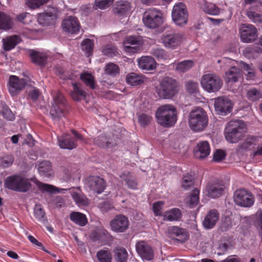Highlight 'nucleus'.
Listing matches in <instances>:
<instances>
[{
  "label": "nucleus",
  "mask_w": 262,
  "mask_h": 262,
  "mask_svg": "<svg viewBox=\"0 0 262 262\" xmlns=\"http://www.w3.org/2000/svg\"><path fill=\"white\" fill-rule=\"evenodd\" d=\"M140 68L145 70H152L156 67L155 60L150 56H143L138 61Z\"/></svg>",
  "instance_id": "obj_30"
},
{
  "label": "nucleus",
  "mask_w": 262,
  "mask_h": 262,
  "mask_svg": "<svg viewBox=\"0 0 262 262\" xmlns=\"http://www.w3.org/2000/svg\"><path fill=\"white\" fill-rule=\"evenodd\" d=\"M120 178L125 182L128 188L137 189L138 183L136 178L128 171L124 172L120 175Z\"/></svg>",
  "instance_id": "obj_32"
},
{
  "label": "nucleus",
  "mask_w": 262,
  "mask_h": 262,
  "mask_svg": "<svg viewBox=\"0 0 262 262\" xmlns=\"http://www.w3.org/2000/svg\"><path fill=\"white\" fill-rule=\"evenodd\" d=\"M99 208L102 212H107L114 208L113 205L108 201H104L99 204Z\"/></svg>",
  "instance_id": "obj_64"
},
{
  "label": "nucleus",
  "mask_w": 262,
  "mask_h": 262,
  "mask_svg": "<svg viewBox=\"0 0 262 262\" xmlns=\"http://www.w3.org/2000/svg\"><path fill=\"white\" fill-rule=\"evenodd\" d=\"M30 57L32 62L41 66H45L47 62V57L42 53L32 51L30 54Z\"/></svg>",
  "instance_id": "obj_41"
},
{
  "label": "nucleus",
  "mask_w": 262,
  "mask_h": 262,
  "mask_svg": "<svg viewBox=\"0 0 262 262\" xmlns=\"http://www.w3.org/2000/svg\"><path fill=\"white\" fill-rule=\"evenodd\" d=\"M203 11L207 14L217 15L220 13V9L214 4L205 1L202 6Z\"/></svg>",
  "instance_id": "obj_43"
},
{
  "label": "nucleus",
  "mask_w": 262,
  "mask_h": 262,
  "mask_svg": "<svg viewBox=\"0 0 262 262\" xmlns=\"http://www.w3.org/2000/svg\"><path fill=\"white\" fill-rule=\"evenodd\" d=\"M86 186L91 190L100 194L105 189L106 183L103 179L98 176H93L87 179Z\"/></svg>",
  "instance_id": "obj_16"
},
{
  "label": "nucleus",
  "mask_w": 262,
  "mask_h": 262,
  "mask_svg": "<svg viewBox=\"0 0 262 262\" xmlns=\"http://www.w3.org/2000/svg\"><path fill=\"white\" fill-rule=\"evenodd\" d=\"M198 84L195 82L188 81L186 84V89L190 94L196 93L198 91Z\"/></svg>",
  "instance_id": "obj_60"
},
{
  "label": "nucleus",
  "mask_w": 262,
  "mask_h": 262,
  "mask_svg": "<svg viewBox=\"0 0 262 262\" xmlns=\"http://www.w3.org/2000/svg\"><path fill=\"white\" fill-rule=\"evenodd\" d=\"M113 252L116 262H127L128 253L124 247L117 246L114 248Z\"/></svg>",
  "instance_id": "obj_37"
},
{
  "label": "nucleus",
  "mask_w": 262,
  "mask_h": 262,
  "mask_svg": "<svg viewBox=\"0 0 262 262\" xmlns=\"http://www.w3.org/2000/svg\"><path fill=\"white\" fill-rule=\"evenodd\" d=\"M82 50L87 54L88 56L92 55L93 51L94 43L93 41L86 38L83 40L81 43Z\"/></svg>",
  "instance_id": "obj_47"
},
{
  "label": "nucleus",
  "mask_w": 262,
  "mask_h": 262,
  "mask_svg": "<svg viewBox=\"0 0 262 262\" xmlns=\"http://www.w3.org/2000/svg\"><path fill=\"white\" fill-rule=\"evenodd\" d=\"M38 171L42 176L50 177L53 173L51 163L48 161L40 162L38 165Z\"/></svg>",
  "instance_id": "obj_38"
},
{
  "label": "nucleus",
  "mask_w": 262,
  "mask_h": 262,
  "mask_svg": "<svg viewBox=\"0 0 262 262\" xmlns=\"http://www.w3.org/2000/svg\"><path fill=\"white\" fill-rule=\"evenodd\" d=\"M33 182L36 184L38 189L42 192H48L50 193H53L57 190L56 187L53 185L45 184L37 179H35Z\"/></svg>",
  "instance_id": "obj_45"
},
{
  "label": "nucleus",
  "mask_w": 262,
  "mask_h": 262,
  "mask_svg": "<svg viewBox=\"0 0 262 262\" xmlns=\"http://www.w3.org/2000/svg\"><path fill=\"white\" fill-rule=\"evenodd\" d=\"M161 39L166 48L175 49L182 43L183 35L180 33L165 32L162 35Z\"/></svg>",
  "instance_id": "obj_10"
},
{
  "label": "nucleus",
  "mask_w": 262,
  "mask_h": 262,
  "mask_svg": "<svg viewBox=\"0 0 262 262\" xmlns=\"http://www.w3.org/2000/svg\"><path fill=\"white\" fill-rule=\"evenodd\" d=\"M227 82L228 83L237 82L240 78H242L243 73L242 70L236 67H232L225 74Z\"/></svg>",
  "instance_id": "obj_25"
},
{
  "label": "nucleus",
  "mask_w": 262,
  "mask_h": 262,
  "mask_svg": "<svg viewBox=\"0 0 262 262\" xmlns=\"http://www.w3.org/2000/svg\"><path fill=\"white\" fill-rule=\"evenodd\" d=\"M219 219V213L215 209L210 210L206 215L203 222V225L205 229H212L215 225Z\"/></svg>",
  "instance_id": "obj_21"
},
{
  "label": "nucleus",
  "mask_w": 262,
  "mask_h": 262,
  "mask_svg": "<svg viewBox=\"0 0 262 262\" xmlns=\"http://www.w3.org/2000/svg\"><path fill=\"white\" fill-rule=\"evenodd\" d=\"M203 89L208 92L219 91L222 86L223 81L217 75L213 74L204 75L201 81Z\"/></svg>",
  "instance_id": "obj_7"
},
{
  "label": "nucleus",
  "mask_w": 262,
  "mask_h": 262,
  "mask_svg": "<svg viewBox=\"0 0 262 262\" xmlns=\"http://www.w3.org/2000/svg\"><path fill=\"white\" fill-rule=\"evenodd\" d=\"M13 26V20L12 17L6 12L0 11V30L8 31Z\"/></svg>",
  "instance_id": "obj_29"
},
{
  "label": "nucleus",
  "mask_w": 262,
  "mask_h": 262,
  "mask_svg": "<svg viewBox=\"0 0 262 262\" xmlns=\"http://www.w3.org/2000/svg\"><path fill=\"white\" fill-rule=\"evenodd\" d=\"M126 82L132 86L141 85L145 81L144 77L136 73H131L127 75L126 77Z\"/></svg>",
  "instance_id": "obj_36"
},
{
  "label": "nucleus",
  "mask_w": 262,
  "mask_h": 262,
  "mask_svg": "<svg viewBox=\"0 0 262 262\" xmlns=\"http://www.w3.org/2000/svg\"><path fill=\"white\" fill-rule=\"evenodd\" d=\"M4 185L9 190L20 192H26L31 187L28 179L19 174L8 177L4 182Z\"/></svg>",
  "instance_id": "obj_5"
},
{
  "label": "nucleus",
  "mask_w": 262,
  "mask_h": 262,
  "mask_svg": "<svg viewBox=\"0 0 262 262\" xmlns=\"http://www.w3.org/2000/svg\"><path fill=\"white\" fill-rule=\"evenodd\" d=\"M225 188V185L222 182H216L208 184L206 191L209 197L215 199L222 195Z\"/></svg>",
  "instance_id": "obj_19"
},
{
  "label": "nucleus",
  "mask_w": 262,
  "mask_h": 262,
  "mask_svg": "<svg viewBox=\"0 0 262 262\" xmlns=\"http://www.w3.org/2000/svg\"><path fill=\"white\" fill-rule=\"evenodd\" d=\"M261 53L260 47L250 46L246 48L243 51L244 56L249 59L255 58L258 54Z\"/></svg>",
  "instance_id": "obj_44"
},
{
  "label": "nucleus",
  "mask_w": 262,
  "mask_h": 262,
  "mask_svg": "<svg viewBox=\"0 0 262 262\" xmlns=\"http://www.w3.org/2000/svg\"><path fill=\"white\" fill-rule=\"evenodd\" d=\"M105 73L112 76H115L119 74L120 69L119 67L114 63H108L105 68Z\"/></svg>",
  "instance_id": "obj_48"
},
{
  "label": "nucleus",
  "mask_w": 262,
  "mask_h": 262,
  "mask_svg": "<svg viewBox=\"0 0 262 262\" xmlns=\"http://www.w3.org/2000/svg\"><path fill=\"white\" fill-rule=\"evenodd\" d=\"M2 114L3 117L8 120L13 121L15 119V116L8 107H4L3 109Z\"/></svg>",
  "instance_id": "obj_63"
},
{
  "label": "nucleus",
  "mask_w": 262,
  "mask_h": 262,
  "mask_svg": "<svg viewBox=\"0 0 262 262\" xmlns=\"http://www.w3.org/2000/svg\"><path fill=\"white\" fill-rule=\"evenodd\" d=\"M208 121L207 115L202 108H197L189 113V125L193 131L200 132L204 130L207 125Z\"/></svg>",
  "instance_id": "obj_4"
},
{
  "label": "nucleus",
  "mask_w": 262,
  "mask_h": 262,
  "mask_svg": "<svg viewBox=\"0 0 262 262\" xmlns=\"http://www.w3.org/2000/svg\"><path fill=\"white\" fill-rule=\"evenodd\" d=\"M178 82L171 77H166L163 78L159 84L156 88V92L158 96L164 99H171L179 92Z\"/></svg>",
  "instance_id": "obj_2"
},
{
  "label": "nucleus",
  "mask_w": 262,
  "mask_h": 262,
  "mask_svg": "<svg viewBox=\"0 0 262 262\" xmlns=\"http://www.w3.org/2000/svg\"><path fill=\"white\" fill-rule=\"evenodd\" d=\"M59 146L61 148L72 149L77 146L76 140L68 134H64L58 138Z\"/></svg>",
  "instance_id": "obj_24"
},
{
  "label": "nucleus",
  "mask_w": 262,
  "mask_h": 262,
  "mask_svg": "<svg viewBox=\"0 0 262 262\" xmlns=\"http://www.w3.org/2000/svg\"><path fill=\"white\" fill-rule=\"evenodd\" d=\"M69 219L73 223L80 227H84L88 223L86 215L80 212H71Z\"/></svg>",
  "instance_id": "obj_28"
},
{
  "label": "nucleus",
  "mask_w": 262,
  "mask_h": 262,
  "mask_svg": "<svg viewBox=\"0 0 262 262\" xmlns=\"http://www.w3.org/2000/svg\"><path fill=\"white\" fill-rule=\"evenodd\" d=\"M95 144L101 147H112L115 145L116 143L113 141V139L108 138L105 134H101L94 139Z\"/></svg>",
  "instance_id": "obj_31"
},
{
  "label": "nucleus",
  "mask_w": 262,
  "mask_h": 262,
  "mask_svg": "<svg viewBox=\"0 0 262 262\" xmlns=\"http://www.w3.org/2000/svg\"><path fill=\"white\" fill-rule=\"evenodd\" d=\"M247 16L253 22H260L261 15L251 10H248L247 12Z\"/></svg>",
  "instance_id": "obj_59"
},
{
  "label": "nucleus",
  "mask_w": 262,
  "mask_h": 262,
  "mask_svg": "<svg viewBox=\"0 0 262 262\" xmlns=\"http://www.w3.org/2000/svg\"><path fill=\"white\" fill-rule=\"evenodd\" d=\"M114 0H96V5L100 9H103L108 7Z\"/></svg>",
  "instance_id": "obj_62"
},
{
  "label": "nucleus",
  "mask_w": 262,
  "mask_h": 262,
  "mask_svg": "<svg viewBox=\"0 0 262 262\" xmlns=\"http://www.w3.org/2000/svg\"><path fill=\"white\" fill-rule=\"evenodd\" d=\"M241 38L243 42H251L257 37V29L250 24H242L240 28Z\"/></svg>",
  "instance_id": "obj_13"
},
{
  "label": "nucleus",
  "mask_w": 262,
  "mask_h": 262,
  "mask_svg": "<svg viewBox=\"0 0 262 262\" xmlns=\"http://www.w3.org/2000/svg\"><path fill=\"white\" fill-rule=\"evenodd\" d=\"M68 110V105L63 94L57 92L54 96V103L50 111L53 118L64 116Z\"/></svg>",
  "instance_id": "obj_6"
},
{
  "label": "nucleus",
  "mask_w": 262,
  "mask_h": 262,
  "mask_svg": "<svg viewBox=\"0 0 262 262\" xmlns=\"http://www.w3.org/2000/svg\"><path fill=\"white\" fill-rule=\"evenodd\" d=\"M164 203L162 201H158L154 203L152 205V211L155 216H163L162 209Z\"/></svg>",
  "instance_id": "obj_54"
},
{
  "label": "nucleus",
  "mask_w": 262,
  "mask_h": 262,
  "mask_svg": "<svg viewBox=\"0 0 262 262\" xmlns=\"http://www.w3.org/2000/svg\"><path fill=\"white\" fill-rule=\"evenodd\" d=\"M103 54L108 57H113L117 54V50L115 47H107L102 51Z\"/></svg>",
  "instance_id": "obj_61"
},
{
  "label": "nucleus",
  "mask_w": 262,
  "mask_h": 262,
  "mask_svg": "<svg viewBox=\"0 0 262 262\" xmlns=\"http://www.w3.org/2000/svg\"><path fill=\"white\" fill-rule=\"evenodd\" d=\"M193 64L194 62L191 60H184L177 63L176 70L180 73H184L191 69Z\"/></svg>",
  "instance_id": "obj_46"
},
{
  "label": "nucleus",
  "mask_w": 262,
  "mask_h": 262,
  "mask_svg": "<svg viewBox=\"0 0 262 262\" xmlns=\"http://www.w3.org/2000/svg\"><path fill=\"white\" fill-rule=\"evenodd\" d=\"M138 120L140 126L145 127L151 123L152 118L148 114L142 113L138 116Z\"/></svg>",
  "instance_id": "obj_51"
},
{
  "label": "nucleus",
  "mask_w": 262,
  "mask_h": 262,
  "mask_svg": "<svg viewBox=\"0 0 262 262\" xmlns=\"http://www.w3.org/2000/svg\"><path fill=\"white\" fill-rule=\"evenodd\" d=\"M34 214L36 219L41 222L46 220V213L44 210L41 208L40 205H36L34 209Z\"/></svg>",
  "instance_id": "obj_49"
},
{
  "label": "nucleus",
  "mask_w": 262,
  "mask_h": 262,
  "mask_svg": "<svg viewBox=\"0 0 262 262\" xmlns=\"http://www.w3.org/2000/svg\"><path fill=\"white\" fill-rule=\"evenodd\" d=\"M156 117L157 122L165 127L173 126L177 121L176 107L169 104L160 106L157 110Z\"/></svg>",
  "instance_id": "obj_1"
},
{
  "label": "nucleus",
  "mask_w": 262,
  "mask_h": 262,
  "mask_svg": "<svg viewBox=\"0 0 262 262\" xmlns=\"http://www.w3.org/2000/svg\"><path fill=\"white\" fill-rule=\"evenodd\" d=\"M136 249L137 253L144 261H149L153 259V250L146 242H138L136 245Z\"/></svg>",
  "instance_id": "obj_17"
},
{
  "label": "nucleus",
  "mask_w": 262,
  "mask_h": 262,
  "mask_svg": "<svg viewBox=\"0 0 262 262\" xmlns=\"http://www.w3.org/2000/svg\"><path fill=\"white\" fill-rule=\"evenodd\" d=\"M2 165L4 167H10L14 162V158L12 155H8L1 159Z\"/></svg>",
  "instance_id": "obj_57"
},
{
  "label": "nucleus",
  "mask_w": 262,
  "mask_h": 262,
  "mask_svg": "<svg viewBox=\"0 0 262 262\" xmlns=\"http://www.w3.org/2000/svg\"><path fill=\"white\" fill-rule=\"evenodd\" d=\"M210 152V145L207 141L200 142L194 149V157L199 159L206 158L209 156Z\"/></svg>",
  "instance_id": "obj_20"
},
{
  "label": "nucleus",
  "mask_w": 262,
  "mask_h": 262,
  "mask_svg": "<svg viewBox=\"0 0 262 262\" xmlns=\"http://www.w3.org/2000/svg\"><path fill=\"white\" fill-rule=\"evenodd\" d=\"M80 80L89 87L91 89L94 90L96 88V82L94 76L87 72H83L80 76Z\"/></svg>",
  "instance_id": "obj_40"
},
{
  "label": "nucleus",
  "mask_w": 262,
  "mask_h": 262,
  "mask_svg": "<svg viewBox=\"0 0 262 262\" xmlns=\"http://www.w3.org/2000/svg\"><path fill=\"white\" fill-rule=\"evenodd\" d=\"M21 40V38L18 35H13L3 39V49L4 50L8 51H10L18 44Z\"/></svg>",
  "instance_id": "obj_35"
},
{
  "label": "nucleus",
  "mask_w": 262,
  "mask_h": 262,
  "mask_svg": "<svg viewBox=\"0 0 262 262\" xmlns=\"http://www.w3.org/2000/svg\"><path fill=\"white\" fill-rule=\"evenodd\" d=\"M151 54L157 58L158 60L166 59L167 54L165 51L162 49L154 48L151 50Z\"/></svg>",
  "instance_id": "obj_55"
},
{
  "label": "nucleus",
  "mask_w": 262,
  "mask_h": 262,
  "mask_svg": "<svg viewBox=\"0 0 262 262\" xmlns=\"http://www.w3.org/2000/svg\"><path fill=\"white\" fill-rule=\"evenodd\" d=\"M193 184L194 178L192 175L187 173L184 176L182 182V186L184 189L186 190L190 188L193 186Z\"/></svg>",
  "instance_id": "obj_50"
},
{
  "label": "nucleus",
  "mask_w": 262,
  "mask_h": 262,
  "mask_svg": "<svg viewBox=\"0 0 262 262\" xmlns=\"http://www.w3.org/2000/svg\"><path fill=\"white\" fill-rule=\"evenodd\" d=\"M125 51L130 53L137 52L140 44V40L137 36H129L126 37L123 42Z\"/></svg>",
  "instance_id": "obj_23"
},
{
  "label": "nucleus",
  "mask_w": 262,
  "mask_h": 262,
  "mask_svg": "<svg viewBox=\"0 0 262 262\" xmlns=\"http://www.w3.org/2000/svg\"><path fill=\"white\" fill-rule=\"evenodd\" d=\"M162 17L160 15V13L155 9L148 10L143 14V22L149 28H156L162 24Z\"/></svg>",
  "instance_id": "obj_11"
},
{
  "label": "nucleus",
  "mask_w": 262,
  "mask_h": 262,
  "mask_svg": "<svg viewBox=\"0 0 262 262\" xmlns=\"http://www.w3.org/2000/svg\"><path fill=\"white\" fill-rule=\"evenodd\" d=\"M61 27L62 29L68 33H77L79 31L80 23L77 17L69 16L63 19Z\"/></svg>",
  "instance_id": "obj_18"
},
{
  "label": "nucleus",
  "mask_w": 262,
  "mask_h": 262,
  "mask_svg": "<svg viewBox=\"0 0 262 262\" xmlns=\"http://www.w3.org/2000/svg\"><path fill=\"white\" fill-rule=\"evenodd\" d=\"M49 0H26V4L31 9H36L47 3Z\"/></svg>",
  "instance_id": "obj_56"
},
{
  "label": "nucleus",
  "mask_w": 262,
  "mask_h": 262,
  "mask_svg": "<svg viewBox=\"0 0 262 262\" xmlns=\"http://www.w3.org/2000/svg\"><path fill=\"white\" fill-rule=\"evenodd\" d=\"M247 96L250 100L255 101L261 98L262 94L259 91L254 88L247 92Z\"/></svg>",
  "instance_id": "obj_53"
},
{
  "label": "nucleus",
  "mask_w": 262,
  "mask_h": 262,
  "mask_svg": "<svg viewBox=\"0 0 262 262\" xmlns=\"http://www.w3.org/2000/svg\"><path fill=\"white\" fill-rule=\"evenodd\" d=\"M214 106L217 114L225 116L231 112L233 103L229 98L221 96L215 99Z\"/></svg>",
  "instance_id": "obj_12"
},
{
  "label": "nucleus",
  "mask_w": 262,
  "mask_h": 262,
  "mask_svg": "<svg viewBox=\"0 0 262 262\" xmlns=\"http://www.w3.org/2000/svg\"><path fill=\"white\" fill-rule=\"evenodd\" d=\"M96 257L99 262H112L113 256L108 248H104L97 252Z\"/></svg>",
  "instance_id": "obj_39"
},
{
  "label": "nucleus",
  "mask_w": 262,
  "mask_h": 262,
  "mask_svg": "<svg viewBox=\"0 0 262 262\" xmlns=\"http://www.w3.org/2000/svg\"><path fill=\"white\" fill-rule=\"evenodd\" d=\"M182 217L181 210L178 208H171L163 214V220L169 222L180 221Z\"/></svg>",
  "instance_id": "obj_27"
},
{
  "label": "nucleus",
  "mask_w": 262,
  "mask_h": 262,
  "mask_svg": "<svg viewBox=\"0 0 262 262\" xmlns=\"http://www.w3.org/2000/svg\"><path fill=\"white\" fill-rule=\"evenodd\" d=\"M57 18L55 12H43L39 14L37 21L42 26H50L54 25Z\"/></svg>",
  "instance_id": "obj_22"
},
{
  "label": "nucleus",
  "mask_w": 262,
  "mask_h": 262,
  "mask_svg": "<svg viewBox=\"0 0 262 262\" xmlns=\"http://www.w3.org/2000/svg\"><path fill=\"white\" fill-rule=\"evenodd\" d=\"M27 82L24 79H19L17 76L12 75L10 77L8 88L12 96H16L26 86Z\"/></svg>",
  "instance_id": "obj_15"
},
{
  "label": "nucleus",
  "mask_w": 262,
  "mask_h": 262,
  "mask_svg": "<svg viewBox=\"0 0 262 262\" xmlns=\"http://www.w3.org/2000/svg\"><path fill=\"white\" fill-rule=\"evenodd\" d=\"M110 225L113 231L122 233L128 228L129 221L125 215L119 214L110 222Z\"/></svg>",
  "instance_id": "obj_14"
},
{
  "label": "nucleus",
  "mask_w": 262,
  "mask_h": 262,
  "mask_svg": "<svg viewBox=\"0 0 262 262\" xmlns=\"http://www.w3.org/2000/svg\"><path fill=\"white\" fill-rule=\"evenodd\" d=\"M72 86L73 90L71 92V96L74 100L79 101L85 98L86 93L81 88L80 83H72Z\"/></svg>",
  "instance_id": "obj_33"
},
{
  "label": "nucleus",
  "mask_w": 262,
  "mask_h": 262,
  "mask_svg": "<svg viewBox=\"0 0 262 262\" xmlns=\"http://www.w3.org/2000/svg\"><path fill=\"white\" fill-rule=\"evenodd\" d=\"M168 232L171 236H174L176 239L181 243H184L188 238V234L187 231L183 228L172 226L168 228Z\"/></svg>",
  "instance_id": "obj_26"
},
{
  "label": "nucleus",
  "mask_w": 262,
  "mask_h": 262,
  "mask_svg": "<svg viewBox=\"0 0 262 262\" xmlns=\"http://www.w3.org/2000/svg\"><path fill=\"white\" fill-rule=\"evenodd\" d=\"M72 198L76 203L78 205H86L88 204V200L86 197L77 192H74L72 194Z\"/></svg>",
  "instance_id": "obj_52"
},
{
  "label": "nucleus",
  "mask_w": 262,
  "mask_h": 262,
  "mask_svg": "<svg viewBox=\"0 0 262 262\" xmlns=\"http://www.w3.org/2000/svg\"><path fill=\"white\" fill-rule=\"evenodd\" d=\"M199 193L200 190L197 189H194L191 193L190 196L186 200V203L188 207L193 208L198 204L199 202Z\"/></svg>",
  "instance_id": "obj_42"
},
{
  "label": "nucleus",
  "mask_w": 262,
  "mask_h": 262,
  "mask_svg": "<svg viewBox=\"0 0 262 262\" xmlns=\"http://www.w3.org/2000/svg\"><path fill=\"white\" fill-rule=\"evenodd\" d=\"M130 3L127 1H120L116 3L113 8L114 14L119 16L125 15L130 10Z\"/></svg>",
  "instance_id": "obj_34"
},
{
  "label": "nucleus",
  "mask_w": 262,
  "mask_h": 262,
  "mask_svg": "<svg viewBox=\"0 0 262 262\" xmlns=\"http://www.w3.org/2000/svg\"><path fill=\"white\" fill-rule=\"evenodd\" d=\"M171 16L172 20L178 25L187 23L188 13L186 5L183 3L175 4L173 7Z\"/></svg>",
  "instance_id": "obj_9"
},
{
  "label": "nucleus",
  "mask_w": 262,
  "mask_h": 262,
  "mask_svg": "<svg viewBox=\"0 0 262 262\" xmlns=\"http://www.w3.org/2000/svg\"><path fill=\"white\" fill-rule=\"evenodd\" d=\"M232 227V222L229 217L226 216L223 220L221 229L223 232H225L230 229Z\"/></svg>",
  "instance_id": "obj_58"
},
{
  "label": "nucleus",
  "mask_w": 262,
  "mask_h": 262,
  "mask_svg": "<svg viewBox=\"0 0 262 262\" xmlns=\"http://www.w3.org/2000/svg\"><path fill=\"white\" fill-rule=\"evenodd\" d=\"M234 200L238 206L250 207L254 204V196L250 191L245 189H239L235 191Z\"/></svg>",
  "instance_id": "obj_8"
},
{
  "label": "nucleus",
  "mask_w": 262,
  "mask_h": 262,
  "mask_svg": "<svg viewBox=\"0 0 262 262\" xmlns=\"http://www.w3.org/2000/svg\"><path fill=\"white\" fill-rule=\"evenodd\" d=\"M246 125L241 120H231L226 125L224 130L226 140L229 143H235L244 136Z\"/></svg>",
  "instance_id": "obj_3"
}]
</instances>
